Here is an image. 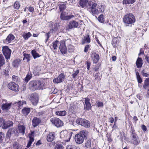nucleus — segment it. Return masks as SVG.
Here are the masks:
<instances>
[{
    "mask_svg": "<svg viewBox=\"0 0 149 149\" xmlns=\"http://www.w3.org/2000/svg\"><path fill=\"white\" fill-rule=\"evenodd\" d=\"M88 8L90 9L92 13L93 14H98L104 11V6L102 5L97 6V4L93 2L89 1L86 6Z\"/></svg>",
    "mask_w": 149,
    "mask_h": 149,
    "instance_id": "1",
    "label": "nucleus"
},
{
    "mask_svg": "<svg viewBox=\"0 0 149 149\" xmlns=\"http://www.w3.org/2000/svg\"><path fill=\"white\" fill-rule=\"evenodd\" d=\"M44 88V84L39 80L31 81L29 84V88L32 91L42 90Z\"/></svg>",
    "mask_w": 149,
    "mask_h": 149,
    "instance_id": "2",
    "label": "nucleus"
},
{
    "mask_svg": "<svg viewBox=\"0 0 149 149\" xmlns=\"http://www.w3.org/2000/svg\"><path fill=\"white\" fill-rule=\"evenodd\" d=\"M123 22L126 26L132 24L135 22V18L132 13H129L125 14L123 18Z\"/></svg>",
    "mask_w": 149,
    "mask_h": 149,
    "instance_id": "3",
    "label": "nucleus"
},
{
    "mask_svg": "<svg viewBox=\"0 0 149 149\" xmlns=\"http://www.w3.org/2000/svg\"><path fill=\"white\" fill-rule=\"evenodd\" d=\"M88 134V132L85 130L80 132L79 133L76 134L75 140L76 143L81 144L84 141V137H85Z\"/></svg>",
    "mask_w": 149,
    "mask_h": 149,
    "instance_id": "4",
    "label": "nucleus"
},
{
    "mask_svg": "<svg viewBox=\"0 0 149 149\" xmlns=\"http://www.w3.org/2000/svg\"><path fill=\"white\" fill-rule=\"evenodd\" d=\"M72 132H68L67 130H64L61 132L60 137L66 141H68L70 140L71 137Z\"/></svg>",
    "mask_w": 149,
    "mask_h": 149,
    "instance_id": "5",
    "label": "nucleus"
},
{
    "mask_svg": "<svg viewBox=\"0 0 149 149\" xmlns=\"http://www.w3.org/2000/svg\"><path fill=\"white\" fill-rule=\"evenodd\" d=\"M11 102H8L7 100H3L2 102L1 108L3 111L7 112L11 107Z\"/></svg>",
    "mask_w": 149,
    "mask_h": 149,
    "instance_id": "6",
    "label": "nucleus"
},
{
    "mask_svg": "<svg viewBox=\"0 0 149 149\" xmlns=\"http://www.w3.org/2000/svg\"><path fill=\"white\" fill-rule=\"evenodd\" d=\"M76 123L77 124L86 128L89 127L90 126V122L85 119L82 118L78 119L76 121Z\"/></svg>",
    "mask_w": 149,
    "mask_h": 149,
    "instance_id": "7",
    "label": "nucleus"
},
{
    "mask_svg": "<svg viewBox=\"0 0 149 149\" xmlns=\"http://www.w3.org/2000/svg\"><path fill=\"white\" fill-rule=\"evenodd\" d=\"M2 51L3 54L7 60L10 58L11 51L7 46H4L2 48Z\"/></svg>",
    "mask_w": 149,
    "mask_h": 149,
    "instance_id": "8",
    "label": "nucleus"
},
{
    "mask_svg": "<svg viewBox=\"0 0 149 149\" xmlns=\"http://www.w3.org/2000/svg\"><path fill=\"white\" fill-rule=\"evenodd\" d=\"M50 121L52 123L57 127H60L62 126L63 123V122L58 118H54L50 119Z\"/></svg>",
    "mask_w": 149,
    "mask_h": 149,
    "instance_id": "9",
    "label": "nucleus"
},
{
    "mask_svg": "<svg viewBox=\"0 0 149 149\" xmlns=\"http://www.w3.org/2000/svg\"><path fill=\"white\" fill-rule=\"evenodd\" d=\"M68 13L67 10H65L64 11H62L61 12V14L60 15L61 19L63 20H69L72 17H74V16L72 15H68Z\"/></svg>",
    "mask_w": 149,
    "mask_h": 149,
    "instance_id": "10",
    "label": "nucleus"
},
{
    "mask_svg": "<svg viewBox=\"0 0 149 149\" xmlns=\"http://www.w3.org/2000/svg\"><path fill=\"white\" fill-rule=\"evenodd\" d=\"M8 87L9 89L15 91H18L19 90L18 85L13 82H11L9 83Z\"/></svg>",
    "mask_w": 149,
    "mask_h": 149,
    "instance_id": "11",
    "label": "nucleus"
},
{
    "mask_svg": "<svg viewBox=\"0 0 149 149\" xmlns=\"http://www.w3.org/2000/svg\"><path fill=\"white\" fill-rule=\"evenodd\" d=\"M66 42L64 40H62L60 42L59 49L61 52L63 54H66L67 49L65 46Z\"/></svg>",
    "mask_w": 149,
    "mask_h": 149,
    "instance_id": "12",
    "label": "nucleus"
},
{
    "mask_svg": "<svg viewBox=\"0 0 149 149\" xmlns=\"http://www.w3.org/2000/svg\"><path fill=\"white\" fill-rule=\"evenodd\" d=\"M65 76L63 73L60 74L57 77L54 79L53 82L54 83H58L63 81L65 79Z\"/></svg>",
    "mask_w": 149,
    "mask_h": 149,
    "instance_id": "13",
    "label": "nucleus"
},
{
    "mask_svg": "<svg viewBox=\"0 0 149 149\" xmlns=\"http://www.w3.org/2000/svg\"><path fill=\"white\" fill-rule=\"evenodd\" d=\"M30 100L33 105H36L38 100L37 94L34 93L32 94L30 97Z\"/></svg>",
    "mask_w": 149,
    "mask_h": 149,
    "instance_id": "14",
    "label": "nucleus"
},
{
    "mask_svg": "<svg viewBox=\"0 0 149 149\" xmlns=\"http://www.w3.org/2000/svg\"><path fill=\"white\" fill-rule=\"evenodd\" d=\"M17 133L18 131L16 128H14L10 129L6 134V137L7 138H10L12 134H14L15 135H17Z\"/></svg>",
    "mask_w": 149,
    "mask_h": 149,
    "instance_id": "15",
    "label": "nucleus"
},
{
    "mask_svg": "<svg viewBox=\"0 0 149 149\" xmlns=\"http://www.w3.org/2000/svg\"><path fill=\"white\" fill-rule=\"evenodd\" d=\"M78 26V23L77 22L74 20L70 21L69 22L68 26L66 27V29L67 30L69 29L76 28Z\"/></svg>",
    "mask_w": 149,
    "mask_h": 149,
    "instance_id": "16",
    "label": "nucleus"
},
{
    "mask_svg": "<svg viewBox=\"0 0 149 149\" xmlns=\"http://www.w3.org/2000/svg\"><path fill=\"white\" fill-rule=\"evenodd\" d=\"M92 60L94 63H97L100 59L99 56L98 54L95 52L92 53L91 54Z\"/></svg>",
    "mask_w": 149,
    "mask_h": 149,
    "instance_id": "17",
    "label": "nucleus"
},
{
    "mask_svg": "<svg viewBox=\"0 0 149 149\" xmlns=\"http://www.w3.org/2000/svg\"><path fill=\"white\" fill-rule=\"evenodd\" d=\"M85 102L86 105L84 106V109L86 110H89L91 109V106L90 102V99L88 97L85 98Z\"/></svg>",
    "mask_w": 149,
    "mask_h": 149,
    "instance_id": "18",
    "label": "nucleus"
},
{
    "mask_svg": "<svg viewBox=\"0 0 149 149\" xmlns=\"http://www.w3.org/2000/svg\"><path fill=\"white\" fill-rule=\"evenodd\" d=\"M15 36L11 34H10L7 37L4 42L6 44H8L10 43L15 39Z\"/></svg>",
    "mask_w": 149,
    "mask_h": 149,
    "instance_id": "19",
    "label": "nucleus"
},
{
    "mask_svg": "<svg viewBox=\"0 0 149 149\" xmlns=\"http://www.w3.org/2000/svg\"><path fill=\"white\" fill-rule=\"evenodd\" d=\"M34 134V132H31V134L29 135L30 139L29 141L28 142L26 146V147L27 148L29 147L31 145L32 142H33L34 141V136L33 135Z\"/></svg>",
    "mask_w": 149,
    "mask_h": 149,
    "instance_id": "20",
    "label": "nucleus"
},
{
    "mask_svg": "<svg viewBox=\"0 0 149 149\" xmlns=\"http://www.w3.org/2000/svg\"><path fill=\"white\" fill-rule=\"evenodd\" d=\"M120 38H114L112 40V44L114 47H116L119 42Z\"/></svg>",
    "mask_w": 149,
    "mask_h": 149,
    "instance_id": "21",
    "label": "nucleus"
},
{
    "mask_svg": "<svg viewBox=\"0 0 149 149\" xmlns=\"http://www.w3.org/2000/svg\"><path fill=\"white\" fill-rule=\"evenodd\" d=\"M82 42L83 44L89 43L90 42V39L89 35L88 34H85L82 40Z\"/></svg>",
    "mask_w": 149,
    "mask_h": 149,
    "instance_id": "22",
    "label": "nucleus"
},
{
    "mask_svg": "<svg viewBox=\"0 0 149 149\" xmlns=\"http://www.w3.org/2000/svg\"><path fill=\"white\" fill-rule=\"evenodd\" d=\"M55 137L54 134L50 133L47 135V141L49 142H51L53 141Z\"/></svg>",
    "mask_w": 149,
    "mask_h": 149,
    "instance_id": "23",
    "label": "nucleus"
},
{
    "mask_svg": "<svg viewBox=\"0 0 149 149\" xmlns=\"http://www.w3.org/2000/svg\"><path fill=\"white\" fill-rule=\"evenodd\" d=\"M136 64L137 67L138 68H139L142 67L143 65V60L141 58L139 57L137 59L136 62Z\"/></svg>",
    "mask_w": 149,
    "mask_h": 149,
    "instance_id": "24",
    "label": "nucleus"
},
{
    "mask_svg": "<svg viewBox=\"0 0 149 149\" xmlns=\"http://www.w3.org/2000/svg\"><path fill=\"white\" fill-rule=\"evenodd\" d=\"M40 121L39 118L36 117L34 118L32 120L33 125L35 127L37 126L40 123Z\"/></svg>",
    "mask_w": 149,
    "mask_h": 149,
    "instance_id": "25",
    "label": "nucleus"
},
{
    "mask_svg": "<svg viewBox=\"0 0 149 149\" xmlns=\"http://www.w3.org/2000/svg\"><path fill=\"white\" fill-rule=\"evenodd\" d=\"M25 127L23 125H20L18 126V130L19 133L22 135H24L25 132Z\"/></svg>",
    "mask_w": 149,
    "mask_h": 149,
    "instance_id": "26",
    "label": "nucleus"
},
{
    "mask_svg": "<svg viewBox=\"0 0 149 149\" xmlns=\"http://www.w3.org/2000/svg\"><path fill=\"white\" fill-rule=\"evenodd\" d=\"M13 123L11 121H8L4 122L3 125V128L4 129H7L8 127H11L13 125Z\"/></svg>",
    "mask_w": 149,
    "mask_h": 149,
    "instance_id": "27",
    "label": "nucleus"
},
{
    "mask_svg": "<svg viewBox=\"0 0 149 149\" xmlns=\"http://www.w3.org/2000/svg\"><path fill=\"white\" fill-rule=\"evenodd\" d=\"M88 0H80L79 5L82 7L86 6L88 4Z\"/></svg>",
    "mask_w": 149,
    "mask_h": 149,
    "instance_id": "28",
    "label": "nucleus"
},
{
    "mask_svg": "<svg viewBox=\"0 0 149 149\" xmlns=\"http://www.w3.org/2000/svg\"><path fill=\"white\" fill-rule=\"evenodd\" d=\"M130 133L131 134V136L132 139L134 138L138 137V136L135 132V130L133 128L131 127V130L130 131Z\"/></svg>",
    "mask_w": 149,
    "mask_h": 149,
    "instance_id": "29",
    "label": "nucleus"
},
{
    "mask_svg": "<svg viewBox=\"0 0 149 149\" xmlns=\"http://www.w3.org/2000/svg\"><path fill=\"white\" fill-rule=\"evenodd\" d=\"M131 142L135 145H137L139 144L140 141L139 140L138 137L136 138L132 139Z\"/></svg>",
    "mask_w": 149,
    "mask_h": 149,
    "instance_id": "30",
    "label": "nucleus"
},
{
    "mask_svg": "<svg viewBox=\"0 0 149 149\" xmlns=\"http://www.w3.org/2000/svg\"><path fill=\"white\" fill-rule=\"evenodd\" d=\"M30 109L29 108H25L22 110V112L24 116L27 115L29 113Z\"/></svg>",
    "mask_w": 149,
    "mask_h": 149,
    "instance_id": "31",
    "label": "nucleus"
},
{
    "mask_svg": "<svg viewBox=\"0 0 149 149\" xmlns=\"http://www.w3.org/2000/svg\"><path fill=\"white\" fill-rule=\"evenodd\" d=\"M21 61L20 59L16 60L13 62V65L15 67H17L20 63Z\"/></svg>",
    "mask_w": 149,
    "mask_h": 149,
    "instance_id": "32",
    "label": "nucleus"
},
{
    "mask_svg": "<svg viewBox=\"0 0 149 149\" xmlns=\"http://www.w3.org/2000/svg\"><path fill=\"white\" fill-rule=\"evenodd\" d=\"M136 0H123V4H132L135 2Z\"/></svg>",
    "mask_w": 149,
    "mask_h": 149,
    "instance_id": "33",
    "label": "nucleus"
},
{
    "mask_svg": "<svg viewBox=\"0 0 149 149\" xmlns=\"http://www.w3.org/2000/svg\"><path fill=\"white\" fill-rule=\"evenodd\" d=\"M5 61L3 55L0 54V67L3 66L5 63Z\"/></svg>",
    "mask_w": 149,
    "mask_h": 149,
    "instance_id": "34",
    "label": "nucleus"
},
{
    "mask_svg": "<svg viewBox=\"0 0 149 149\" xmlns=\"http://www.w3.org/2000/svg\"><path fill=\"white\" fill-rule=\"evenodd\" d=\"M13 149H21L22 147L18 143L14 142L13 145Z\"/></svg>",
    "mask_w": 149,
    "mask_h": 149,
    "instance_id": "35",
    "label": "nucleus"
},
{
    "mask_svg": "<svg viewBox=\"0 0 149 149\" xmlns=\"http://www.w3.org/2000/svg\"><path fill=\"white\" fill-rule=\"evenodd\" d=\"M136 74L138 82L139 83H141L142 82V80L139 75V73L138 72H136Z\"/></svg>",
    "mask_w": 149,
    "mask_h": 149,
    "instance_id": "36",
    "label": "nucleus"
},
{
    "mask_svg": "<svg viewBox=\"0 0 149 149\" xmlns=\"http://www.w3.org/2000/svg\"><path fill=\"white\" fill-rule=\"evenodd\" d=\"M57 115L62 116H65L66 114V112L65 111H57L56 113Z\"/></svg>",
    "mask_w": 149,
    "mask_h": 149,
    "instance_id": "37",
    "label": "nucleus"
},
{
    "mask_svg": "<svg viewBox=\"0 0 149 149\" xmlns=\"http://www.w3.org/2000/svg\"><path fill=\"white\" fill-rule=\"evenodd\" d=\"M31 53L34 59L37 57H39V55L36 52V51L35 50H33L31 51Z\"/></svg>",
    "mask_w": 149,
    "mask_h": 149,
    "instance_id": "38",
    "label": "nucleus"
},
{
    "mask_svg": "<svg viewBox=\"0 0 149 149\" xmlns=\"http://www.w3.org/2000/svg\"><path fill=\"white\" fill-rule=\"evenodd\" d=\"M66 8V6L65 4H60L59 6V9L60 12H62V11H64Z\"/></svg>",
    "mask_w": 149,
    "mask_h": 149,
    "instance_id": "39",
    "label": "nucleus"
},
{
    "mask_svg": "<svg viewBox=\"0 0 149 149\" xmlns=\"http://www.w3.org/2000/svg\"><path fill=\"white\" fill-rule=\"evenodd\" d=\"M31 34L30 32H28L27 33H24L23 35V37L25 40H27L28 38L31 36Z\"/></svg>",
    "mask_w": 149,
    "mask_h": 149,
    "instance_id": "40",
    "label": "nucleus"
},
{
    "mask_svg": "<svg viewBox=\"0 0 149 149\" xmlns=\"http://www.w3.org/2000/svg\"><path fill=\"white\" fill-rule=\"evenodd\" d=\"M66 149H79V148L72 145H68L66 146Z\"/></svg>",
    "mask_w": 149,
    "mask_h": 149,
    "instance_id": "41",
    "label": "nucleus"
},
{
    "mask_svg": "<svg viewBox=\"0 0 149 149\" xmlns=\"http://www.w3.org/2000/svg\"><path fill=\"white\" fill-rule=\"evenodd\" d=\"M141 72L143 76L148 77L149 76V74L147 72L146 70H143Z\"/></svg>",
    "mask_w": 149,
    "mask_h": 149,
    "instance_id": "42",
    "label": "nucleus"
},
{
    "mask_svg": "<svg viewBox=\"0 0 149 149\" xmlns=\"http://www.w3.org/2000/svg\"><path fill=\"white\" fill-rule=\"evenodd\" d=\"M94 75L95 77V79L98 80L100 79V78L99 76V73L97 72H95L94 73Z\"/></svg>",
    "mask_w": 149,
    "mask_h": 149,
    "instance_id": "43",
    "label": "nucleus"
},
{
    "mask_svg": "<svg viewBox=\"0 0 149 149\" xmlns=\"http://www.w3.org/2000/svg\"><path fill=\"white\" fill-rule=\"evenodd\" d=\"M30 55L28 54H24V58L23 60H24L25 59H26L27 60V62H29L30 59Z\"/></svg>",
    "mask_w": 149,
    "mask_h": 149,
    "instance_id": "44",
    "label": "nucleus"
},
{
    "mask_svg": "<svg viewBox=\"0 0 149 149\" xmlns=\"http://www.w3.org/2000/svg\"><path fill=\"white\" fill-rule=\"evenodd\" d=\"M32 76L31 74H27L25 79V81L26 82L28 81L31 79Z\"/></svg>",
    "mask_w": 149,
    "mask_h": 149,
    "instance_id": "45",
    "label": "nucleus"
},
{
    "mask_svg": "<svg viewBox=\"0 0 149 149\" xmlns=\"http://www.w3.org/2000/svg\"><path fill=\"white\" fill-rule=\"evenodd\" d=\"M20 7V5L19 3L17 1L15 2L14 5V8L16 9H18Z\"/></svg>",
    "mask_w": 149,
    "mask_h": 149,
    "instance_id": "46",
    "label": "nucleus"
},
{
    "mask_svg": "<svg viewBox=\"0 0 149 149\" xmlns=\"http://www.w3.org/2000/svg\"><path fill=\"white\" fill-rule=\"evenodd\" d=\"M85 146L87 148L90 147L91 146V142L90 140H88L85 143Z\"/></svg>",
    "mask_w": 149,
    "mask_h": 149,
    "instance_id": "47",
    "label": "nucleus"
},
{
    "mask_svg": "<svg viewBox=\"0 0 149 149\" xmlns=\"http://www.w3.org/2000/svg\"><path fill=\"white\" fill-rule=\"evenodd\" d=\"M54 149H63V147L62 145L57 144L56 145Z\"/></svg>",
    "mask_w": 149,
    "mask_h": 149,
    "instance_id": "48",
    "label": "nucleus"
},
{
    "mask_svg": "<svg viewBox=\"0 0 149 149\" xmlns=\"http://www.w3.org/2000/svg\"><path fill=\"white\" fill-rule=\"evenodd\" d=\"M68 51L70 52H73L74 49V46L71 45H69L68 47Z\"/></svg>",
    "mask_w": 149,
    "mask_h": 149,
    "instance_id": "49",
    "label": "nucleus"
},
{
    "mask_svg": "<svg viewBox=\"0 0 149 149\" xmlns=\"http://www.w3.org/2000/svg\"><path fill=\"white\" fill-rule=\"evenodd\" d=\"M58 42V41L56 40V41L52 43V47L54 49H56L57 45Z\"/></svg>",
    "mask_w": 149,
    "mask_h": 149,
    "instance_id": "50",
    "label": "nucleus"
},
{
    "mask_svg": "<svg viewBox=\"0 0 149 149\" xmlns=\"http://www.w3.org/2000/svg\"><path fill=\"white\" fill-rule=\"evenodd\" d=\"M79 73V71L78 70H76V71H74L73 74H72V77L74 79L76 78V76Z\"/></svg>",
    "mask_w": 149,
    "mask_h": 149,
    "instance_id": "51",
    "label": "nucleus"
},
{
    "mask_svg": "<svg viewBox=\"0 0 149 149\" xmlns=\"http://www.w3.org/2000/svg\"><path fill=\"white\" fill-rule=\"evenodd\" d=\"M98 20L101 23H102L103 21V15L101 14V15L98 17Z\"/></svg>",
    "mask_w": 149,
    "mask_h": 149,
    "instance_id": "52",
    "label": "nucleus"
},
{
    "mask_svg": "<svg viewBox=\"0 0 149 149\" xmlns=\"http://www.w3.org/2000/svg\"><path fill=\"white\" fill-rule=\"evenodd\" d=\"M8 71H6V70H4L3 72H2V74L3 75H5L6 77L8 76Z\"/></svg>",
    "mask_w": 149,
    "mask_h": 149,
    "instance_id": "53",
    "label": "nucleus"
},
{
    "mask_svg": "<svg viewBox=\"0 0 149 149\" xmlns=\"http://www.w3.org/2000/svg\"><path fill=\"white\" fill-rule=\"evenodd\" d=\"M49 32H48V33H46L45 35V37L46 38L45 39V41L46 42L48 40V39L49 38L50 36H49Z\"/></svg>",
    "mask_w": 149,
    "mask_h": 149,
    "instance_id": "54",
    "label": "nucleus"
},
{
    "mask_svg": "<svg viewBox=\"0 0 149 149\" xmlns=\"http://www.w3.org/2000/svg\"><path fill=\"white\" fill-rule=\"evenodd\" d=\"M3 137V134L2 132H0V143L2 141Z\"/></svg>",
    "mask_w": 149,
    "mask_h": 149,
    "instance_id": "55",
    "label": "nucleus"
},
{
    "mask_svg": "<svg viewBox=\"0 0 149 149\" xmlns=\"http://www.w3.org/2000/svg\"><path fill=\"white\" fill-rule=\"evenodd\" d=\"M97 105L98 107H103V103L102 102H101L98 101L97 103Z\"/></svg>",
    "mask_w": 149,
    "mask_h": 149,
    "instance_id": "56",
    "label": "nucleus"
},
{
    "mask_svg": "<svg viewBox=\"0 0 149 149\" xmlns=\"http://www.w3.org/2000/svg\"><path fill=\"white\" fill-rule=\"evenodd\" d=\"M12 79L13 81H17L18 79V77L15 75H13L12 77Z\"/></svg>",
    "mask_w": 149,
    "mask_h": 149,
    "instance_id": "57",
    "label": "nucleus"
},
{
    "mask_svg": "<svg viewBox=\"0 0 149 149\" xmlns=\"http://www.w3.org/2000/svg\"><path fill=\"white\" fill-rule=\"evenodd\" d=\"M86 64L87 69L88 70H89L90 67L91 63L89 61H87Z\"/></svg>",
    "mask_w": 149,
    "mask_h": 149,
    "instance_id": "58",
    "label": "nucleus"
},
{
    "mask_svg": "<svg viewBox=\"0 0 149 149\" xmlns=\"http://www.w3.org/2000/svg\"><path fill=\"white\" fill-rule=\"evenodd\" d=\"M29 11L31 12H33L34 11V8L30 6L28 8Z\"/></svg>",
    "mask_w": 149,
    "mask_h": 149,
    "instance_id": "59",
    "label": "nucleus"
},
{
    "mask_svg": "<svg viewBox=\"0 0 149 149\" xmlns=\"http://www.w3.org/2000/svg\"><path fill=\"white\" fill-rule=\"evenodd\" d=\"M89 48V45H87L85 46V49H84V52H87L88 49Z\"/></svg>",
    "mask_w": 149,
    "mask_h": 149,
    "instance_id": "60",
    "label": "nucleus"
},
{
    "mask_svg": "<svg viewBox=\"0 0 149 149\" xmlns=\"http://www.w3.org/2000/svg\"><path fill=\"white\" fill-rule=\"evenodd\" d=\"M149 87V85L146 84L144 83V85L143 86V88L146 90Z\"/></svg>",
    "mask_w": 149,
    "mask_h": 149,
    "instance_id": "61",
    "label": "nucleus"
},
{
    "mask_svg": "<svg viewBox=\"0 0 149 149\" xmlns=\"http://www.w3.org/2000/svg\"><path fill=\"white\" fill-rule=\"evenodd\" d=\"M4 120L2 118H0V127L3 125Z\"/></svg>",
    "mask_w": 149,
    "mask_h": 149,
    "instance_id": "62",
    "label": "nucleus"
},
{
    "mask_svg": "<svg viewBox=\"0 0 149 149\" xmlns=\"http://www.w3.org/2000/svg\"><path fill=\"white\" fill-rule=\"evenodd\" d=\"M141 128L142 130L144 131V132H145V131L147 130L146 127V126L144 125H142Z\"/></svg>",
    "mask_w": 149,
    "mask_h": 149,
    "instance_id": "63",
    "label": "nucleus"
},
{
    "mask_svg": "<svg viewBox=\"0 0 149 149\" xmlns=\"http://www.w3.org/2000/svg\"><path fill=\"white\" fill-rule=\"evenodd\" d=\"M144 83L146 84L149 85V78L146 79Z\"/></svg>",
    "mask_w": 149,
    "mask_h": 149,
    "instance_id": "64",
    "label": "nucleus"
}]
</instances>
